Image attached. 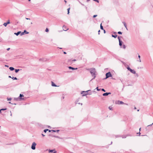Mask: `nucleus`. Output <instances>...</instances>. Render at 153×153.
I'll use <instances>...</instances> for the list:
<instances>
[{
    "mask_svg": "<svg viewBox=\"0 0 153 153\" xmlns=\"http://www.w3.org/2000/svg\"><path fill=\"white\" fill-rule=\"evenodd\" d=\"M92 76L93 77V79L91 80H92L93 79H94L95 78V77H96L95 75H93V76Z\"/></svg>",
    "mask_w": 153,
    "mask_h": 153,
    "instance_id": "nucleus-34",
    "label": "nucleus"
},
{
    "mask_svg": "<svg viewBox=\"0 0 153 153\" xmlns=\"http://www.w3.org/2000/svg\"><path fill=\"white\" fill-rule=\"evenodd\" d=\"M90 91V90H88L87 91H82L81 92V94H82V93L83 92H84L85 93H84L82 94V96H86L88 94H91V93H89V94L88 93V92L89 91Z\"/></svg>",
    "mask_w": 153,
    "mask_h": 153,
    "instance_id": "nucleus-2",
    "label": "nucleus"
},
{
    "mask_svg": "<svg viewBox=\"0 0 153 153\" xmlns=\"http://www.w3.org/2000/svg\"><path fill=\"white\" fill-rule=\"evenodd\" d=\"M153 124V123H152V124L149 125L148 126H152Z\"/></svg>",
    "mask_w": 153,
    "mask_h": 153,
    "instance_id": "nucleus-42",
    "label": "nucleus"
},
{
    "mask_svg": "<svg viewBox=\"0 0 153 153\" xmlns=\"http://www.w3.org/2000/svg\"><path fill=\"white\" fill-rule=\"evenodd\" d=\"M20 33H21V31H19L16 33H15L14 34L16 35V36H18L19 34Z\"/></svg>",
    "mask_w": 153,
    "mask_h": 153,
    "instance_id": "nucleus-13",
    "label": "nucleus"
},
{
    "mask_svg": "<svg viewBox=\"0 0 153 153\" xmlns=\"http://www.w3.org/2000/svg\"><path fill=\"white\" fill-rule=\"evenodd\" d=\"M26 19L27 20H30V19L28 18H26Z\"/></svg>",
    "mask_w": 153,
    "mask_h": 153,
    "instance_id": "nucleus-48",
    "label": "nucleus"
},
{
    "mask_svg": "<svg viewBox=\"0 0 153 153\" xmlns=\"http://www.w3.org/2000/svg\"><path fill=\"white\" fill-rule=\"evenodd\" d=\"M8 77L9 78H12V79L14 80H17V79L16 77H11L10 76H9Z\"/></svg>",
    "mask_w": 153,
    "mask_h": 153,
    "instance_id": "nucleus-16",
    "label": "nucleus"
},
{
    "mask_svg": "<svg viewBox=\"0 0 153 153\" xmlns=\"http://www.w3.org/2000/svg\"><path fill=\"white\" fill-rule=\"evenodd\" d=\"M56 152L54 150V152H53V153H56Z\"/></svg>",
    "mask_w": 153,
    "mask_h": 153,
    "instance_id": "nucleus-47",
    "label": "nucleus"
},
{
    "mask_svg": "<svg viewBox=\"0 0 153 153\" xmlns=\"http://www.w3.org/2000/svg\"><path fill=\"white\" fill-rule=\"evenodd\" d=\"M51 85L52 86H54V87L58 86L56 85H55V83L53 82H51Z\"/></svg>",
    "mask_w": 153,
    "mask_h": 153,
    "instance_id": "nucleus-11",
    "label": "nucleus"
},
{
    "mask_svg": "<svg viewBox=\"0 0 153 153\" xmlns=\"http://www.w3.org/2000/svg\"><path fill=\"white\" fill-rule=\"evenodd\" d=\"M130 71L133 74H136V71L134 70L131 69Z\"/></svg>",
    "mask_w": 153,
    "mask_h": 153,
    "instance_id": "nucleus-12",
    "label": "nucleus"
},
{
    "mask_svg": "<svg viewBox=\"0 0 153 153\" xmlns=\"http://www.w3.org/2000/svg\"><path fill=\"white\" fill-rule=\"evenodd\" d=\"M123 64H124V65L125 66H126V64L124 62V63H123Z\"/></svg>",
    "mask_w": 153,
    "mask_h": 153,
    "instance_id": "nucleus-51",
    "label": "nucleus"
},
{
    "mask_svg": "<svg viewBox=\"0 0 153 153\" xmlns=\"http://www.w3.org/2000/svg\"><path fill=\"white\" fill-rule=\"evenodd\" d=\"M51 131L54 132H58L59 131V130H52Z\"/></svg>",
    "mask_w": 153,
    "mask_h": 153,
    "instance_id": "nucleus-20",
    "label": "nucleus"
},
{
    "mask_svg": "<svg viewBox=\"0 0 153 153\" xmlns=\"http://www.w3.org/2000/svg\"><path fill=\"white\" fill-rule=\"evenodd\" d=\"M36 144L34 142H33L32 146H31V149L33 150H35L36 149Z\"/></svg>",
    "mask_w": 153,
    "mask_h": 153,
    "instance_id": "nucleus-3",
    "label": "nucleus"
},
{
    "mask_svg": "<svg viewBox=\"0 0 153 153\" xmlns=\"http://www.w3.org/2000/svg\"><path fill=\"white\" fill-rule=\"evenodd\" d=\"M53 137H55L58 138H59V139H61V137H59L58 136H53Z\"/></svg>",
    "mask_w": 153,
    "mask_h": 153,
    "instance_id": "nucleus-25",
    "label": "nucleus"
},
{
    "mask_svg": "<svg viewBox=\"0 0 153 153\" xmlns=\"http://www.w3.org/2000/svg\"><path fill=\"white\" fill-rule=\"evenodd\" d=\"M1 113V110L0 109V113Z\"/></svg>",
    "mask_w": 153,
    "mask_h": 153,
    "instance_id": "nucleus-57",
    "label": "nucleus"
},
{
    "mask_svg": "<svg viewBox=\"0 0 153 153\" xmlns=\"http://www.w3.org/2000/svg\"><path fill=\"white\" fill-rule=\"evenodd\" d=\"M141 128H140V129H139V130H140V129H141Z\"/></svg>",
    "mask_w": 153,
    "mask_h": 153,
    "instance_id": "nucleus-63",
    "label": "nucleus"
},
{
    "mask_svg": "<svg viewBox=\"0 0 153 153\" xmlns=\"http://www.w3.org/2000/svg\"><path fill=\"white\" fill-rule=\"evenodd\" d=\"M122 23L124 25L125 27H126V30H128V28H127V25H126V23L125 22H123Z\"/></svg>",
    "mask_w": 153,
    "mask_h": 153,
    "instance_id": "nucleus-9",
    "label": "nucleus"
},
{
    "mask_svg": "<svg viewBox=\"0 0 153 153\" xmlns=\"http://www.w3.org/2000/svg\"><path fill=\"white\" fill-rule=\"evenodd\" d=\"M101 90H102V91H104V92H105V91L103 88L102 89H101Z\"/></svg>",
    "mask_w": 153,
    "mask_h": 153,
    "instance_id": "nucleus-41",
    "label": "nucleus"
},
{
    "mask_svg": "<svg viewBox=\"0 0 153 153\" xmlns=\"http://www.w3.org/2000/svg\"><path fill=\"white\" fill-rule=\"evenodd\" d=\"M97 16V15H94L93 16V17L95 18V17H96Z\"/></svg>",
    "mask_w": 153,
    "mask_h": 153,
    "instance_id": "nucleus-38",
    "label": "nucleus"
},
{
    "mask_svg": "<svg viewBox=\"0 0 153 153\" xmlns=\"http://www.w3.org/2000/svg\"><path fill=\"white\" fill-rule=\"evenodd\" d=\"M19 71V69H15V71L16 73H17Z\"/></svg>",
    "mask_w": 153,
    "mask_h": 153,
    "instance_id": "nucleus-26",
    "label": "nucleus"
},
{
    "mask_svg": "<svg viewBox=\"0 0 153 153\" xmlns=\"http://www.w3.org/2000/svg\"><path fill=\"white\" fill-rule=\"evenodd\" d=\"M118 40H119V39H120V37H119V36H118Z\"/></svg>",
    "mask_w": 153,
    "mask_h": 153,
    "instance_id": "nucleus-46",
    "label": "nucleus"
},
{
    "mask_svg": "<svg viewBox=\"0 0 153 153\" xmlns=\"http://www.w3.org/2000/svg\"><path fill=\"white\" fill-rule=\"evenodd\" d=\"M10 48H7V51H9V50H10Z\"/></svg>",
    "mask_w": 153,
    "mask_h": 153,
    "instance_id": "nucleus-45",
    "label": "nucleus"
},
{
    "mask_svg": "<svg viewBox=\"0 0 153 153\" xmlns=\"http://www.w3.org/2000/svg\"><path fill=\"white\" fill-rule=\"evenodd\" d=\"M80 104L81 105H82V103H80Z\"/></svg>",
    "mask_w": 153,
    "mask_h": 153,
    "instance_id": "nucleus-58",
    "label": "nucleus"
},
{
    "mask_svg": "<svg viewBox=\"0 0 153 153\" xmlns=\"http://www.w3.org/2000/svg\"><path fill=\"white\" fill-rule=\"evenodd\" d=\"M139 136H140V132H139Z\"/></svg>",
    "mask_w": 153,
    "mask_h": 153,
    "instance_id": "nucleus-55",
    "label": "nucleus"
},
{
    "mask_svg": "<svg viewBox=\"0 0 153 153\" xmlns=\"http://www.w3.org/2000/svg\"><path fill=\"white\" fill-rule=\"evenodd\" d=\"M70 8H69L67 9L68 10V14L69 13V10H70Z\"/></svg>",
    "mask_w": 153,
    "mask_h": 153,
    "instance_id": "nucleus-33",
    "label": "nucleus"
},
{
    "mask_svg": "<svg viewBox=\"0 0 153 153\" xmlns=\"http://www.w3.org/2000/svg\"><path fill=\"white\" fill-rule=\"evenodd\" d=\"M127 137V136L126 135H123V136H122V138H126Z\"/></svg>",
    "mask_w": 153,
    "mask_h": 153,
    "instance_id": "nucleus-23",
    "label": "nucleus"
},
{
    "mask_svg": "<svg viewBox=\"0 0 153 153\" xmlns=\"http://www.w3.org/2000/svg\"><path fill=\"white\" fill-rule=\"evenodd\" d=\"M64 53L65 54L66 53L65 52H64Z\"/></svg>",
    "mask_w": 153,
    "mask_h": 153,
    "instance_id": "nucleus-52",
    "label": "nucleus"
},
{
    "mask_svg": "<svg viewBox=\"0 0 153 153\" xmlns=\"http://www.w3.org/2000/svg\"><path fill=\"white\" fill-rule=\"evenodd\" d=\"M65 31H66L67 30L63 29Z\"/></svg>",
    "mask_w": 153,
    "mask_h": 153,
    "instance_id": "nucleus-59",
    "label": "nucleus"
},
{
    "mask_svg": "<svg viewBox=\"0 0 153 153\" xmlns=\"http://www.w3.org/2000/svg\"><path fill=\"white\" fill-rule=\"evenodd\" d=\"M68 68L70 69H71V70H76V69H77V68H74L73 67H71V66L68 67Z\"/></svg>",
    "mask_w": 153,
    "mask_h": 153,
    "instance_id": "nucleus-8",
    "label": "nucleus"
},
{
    "mask_svg": "<svg viewBox=\"0 0 153 153\" xmlns=\"http://www.w3.org/2000/svg\"><path fill=\"white\" fill-rule=\"evenodd\" d=\"M87 70L90 71V73H91L92 76H93V75H95L96 71L95 68H92L91 69H87Z\"/></svg>",
    "mask_w": 153,
    "mask_h": 153,
    "instance_id": "nucleus-1",
    "label": "nucleus"
},
{
    "mask_svg": "<svg viewBox=\"0 0 153 153\" xmlns=\"http://www.w3.org/2000/svg\"><path fill=\"white\" fill-rule=\"evenodd\" d=\"M65 3H66V1L65 0Z\"/></svg>",
    "mask_w": 153,
    "mask_h": 153,
    "instance_id": "nucleus-61",
    "label": "nucleus"
},
{
    "mask_svg": "<svg viewBox=\"0 0 153 153\" xmlns=\"http://www.w3.org/2000/svg\"><path fill=\"white\" fill-rule=\"evenodd\" d=\"M104 33H105V31L104 30Z\"/></svg>",
    "mask_w": 153,
    "mask_h": 153,
    "instance_id": "nucleus-53",
    "label": "nucleus"
},
{
    "mask_svg": "<svg viewBox=\"0 0 153 153\" xmlns=\"http://www.w3.org/2000/svg\"><path fill=\"white\" fill-rule=\"evenodd\" d=\"M118 33L120 34H122V33L120 31H119L118 32Z\"/></svg>",
    "mask_w": 153,
    "mask_h": 153,
    "instance_id": "nucleus-35",
    "label": "nucleus"
},
{
    "mask_svg": "<svg viewBox=\"0 0 153 153\" xmlns=\"http://www.w3.org/2000/svg\"><path fill=\"white\" fill-rule=\"evenodd\" d=\"M122 41L120 40V39H119V45L120 46H121L122 45Z\"/></svg>",
    "mask_w": 153,
    "mask_h": 153,
    "instance_id": "nucleus-14",
    "label": "nucleus"
},
{
    "mask_svg": "<svg viewBox=\"0 0 153 153\" xmlns=\"http://www.w3.org/2000/svg\"><path fill=\"white\" fill-rule=\"evenodd\" d=\"M7 109V108H2V109H1V111H3V110H6Z\"/></svg>",
    "mask_w": 153,
    "mask_h": 153,
    "instance_id": "nucleus-36",
    "label": "nucleus"
},
{
    "mask_svg": "<svg viewBox=\"0 0 153 153\" xmlns=\"http://www.w3.org/2000/svg\"><path fill=\"white\" fill-rule=\"evenodd\" d=\"M42 135L43 136H45V135H44L43 134H42Z\"/></svg>",
    "mask_w": 153,
    "mask_h": 153,
    "instance_id": "nucleus-54",
    "label": "nucleus"
},
{
    "mask_svg": "<svg viewBox=\"0 0 153 153\" xmlns=\"http://www.w3.org/2000/svg\"><path fill=\"white\" fill-rule=\"evenodd\" d=\"M24 96L23 95L20 94L19 95L20 99L21 100H24L23 98H22V97H23Z\"/></svg>",
    "mask_w": 153,
    "mask_h": 153,
    "instance_id": "nucleus-10",
    "label": "nucleus"
},
{
    "mask_svg": "<svg viewBox=\"0 0 153 153\" xmlns=\"http://www.w3.org/2000/svg\"><path fill=\"white\" fill-rule=\"evenodd\" d=\"M138 58H139V59H140V56L139 55H138Z\"/></svg>",
    "mask_w": 153,
    "mask_h": 153,
    "instance_id": "nucleus-49",
    "label": "nucleus"
},
{
    "mask_svg": "<svg viewBox=\"0 0 153 153\" xmlns=\"http://www.w3.org/2000/svg\"><path fill=\"white\" fill-rule=\"evenodd\" d=\"M117 36L116 35H112V37H114V38H116L117 37Z\"/></svg>",
    "mask_w": 153,
    "mask_h": 153,
    "instance_id": "nucleus-22",
    "label": "nucleus"
},
{
    "mask_svg": "<svg viewBox=\"0 0 153 153\" xmlns=\"http://www.w3.org/2000/svg\"><path fill=\"white\" fill-rule=\"evenodd\" d=\"M20 35L21 36H22V35H23L25 33H24L23 32H21V33H20Z\"/></svg>",
    "mask_w": 153,
    "mask_h": 153,
    "instance_id": "nucleus-29",
    "label": "nucleus"
},
{
    "mask_svg": "<svg viewBox=\"0 0 153 153\" xmlns=\"http://www.w3.org/2000/svg\"><path fill=\"white\" fill-rule=\"evenodd\" d=\"M111 94V93L110 92H109V93L106 92V93H105L103 94L102 95L103 96H108V94Z\"/></svg>",
    "mask_w": 153,
    "mask_h": 153,
    "instance_id": "nucleus-7",
    "label": "nucleus"
},
{
    "mask_svg": "<svg viewBox=\"0 0 153 153\" xmlns=\"http://www.w3.org/2000/svg\"><path fill=\"white\" fill-rule=\"evenodd\" d=\"M105 75H106L105 79H107L110 77H111L112 76L111 73L110 72H108V73H106Z\"/></svg>",
    "mask_w": 153,
    "mask_h": 153,
    "instance_id": "nucleus-4",
    "label": "nucleus"
},
{
    "mask_svg": "<svg viewBox=\"0 0 153 153\" xmlns=\"http://www.w3.org/2000/svg\"><path fill=\"white\" fill-rule=\"evenodd\" d=\"M90 0H87V2H88V1H90Z\"/></svg>",
    "mask_w": 153,
    "mask_h": 153,
    "instance_id": "nucleus-56",
    "label": "nucleus"
},
{
    "mask_svg": "<svg viewBox=\"0 0 153 153\" xmlns=\"http://www.w3.org/2000/svg\"><path fill=\"white\" fill-rule=\"evenodd\" d=\"M79 101V99H77V100L75 101V103L76 104H80V103H78V102Z\"/></svg>",
    "mask_w": 153,
    "mask_h": 153,
    "instance_id": "nucleus-15",
    "label": "nucleus"
},
{
    "mask_svg": "<svg viewBox=\"0 0 153 153\" xmlns=\"http://www.w3.org/2000/svg\"><path fill=\"white\" fill-rule=\"evenodd\" d=\"M110 110H112V108L111 107V106H109L108 108Z\"/></svg>",
    "mask_w": 153,
    "mask_h": 153,
    "instance_id": "nucleus-30",
    "label": "nucleus"
},
{
    "mask_svg": "<svg viewBox=\"0 0 153 153\" xmlns=\"http://www.w3.org/2000/svg\"><path fill=\"white\" fill-rule=\"evenodd\" d=\"M137 61H139L140 62H141L140 59H139V60H137Z\"/></svg>",
    "mask_w": 153,
    "mask_h": 153,
    "instance_id": "nucleus-44",
    "label": "nucleus"
},
{
    "mask_svg": "<svg viewBox=\"0 0 153 153\" xmlns=\"http://www.w3.org/2000/svg\"><path fill=\"white\" fill-rule=\"evenodd\" d=\"M100 29L102 30H104L103 27L102 25V24H101L100 25Z\"/></svg>",
    "mask_w": 153,
    "mask_h": 153,
    "instance_id": "nucleus-24",
    "label": "nucleus"
},
{
    "mask_svg": "<svg viewBox=\"0 0 153 153\" xmlns=\"http://www.w3.org/2000/svg\"><path fill=\"white\" fill-rule=\"evenodd\" d=\"M96 89H97V91H100V89H99L98 88V87H97L96 88Z\"/></svg>",
    "mask_w": 153,
    "mask_h": 153,
    "instance_id": "nucleus-32",
    "label": "nucleus"
},
{
    "mask_svg": "<svg viewBox=\"0 0 153 153\" xmlns=\"http://www.w3.org/2000/svg\"><path fill=\"white\" fill-rule=\"evenodd\" d=\"M8 100H11V98H7Z\"/></svg>",
    "mask_w": 153,
    "mask_h": 153,
    "instance_id": "nucleus-40",
    "label": "nucleus"
},
{
    "mask_svg": "<svg viewBox=\"0 0 153 153\" xmlns=\"http://www.w3.org/2000/svg\"><path fill=\"white\" fill-rule=\"evenodd\" d=\"M54 151V150H50L49 151V152H53Z\"/></svg>",
    "mask_w": 153,
    "mask_h": 153,
    "instance_id": "nucleus-27",
    "label": "nucleus"
},
{
    "mask_svg": "<svg viewBox=\"0 0 153 153\" xmlns=\"http://www.w3.org/2000/svg\"><path fill=\"white\" fill-rule=\"evenodd\" d=\"M48 31H49V30H48V29L47 28H46V29L45 30V31L46 32H48Z\"/></svg>",
    "mask_w": 153,
    "mask_h": 153,
    "instance_id": "nucleus-37",
    "label": "nucleus"
},
{
    "mask_svg": "<svg viewBox=\"0 0 153 153\" xmlns=\"http://www.w3.org/2000/svg\"><path fill=\"white\" fill-rule=\"evenodd\" d=\"M114 33H115V34H116V32H114Z\"/></svg>",
    "mask_w": 153,
    "mask_h": 153,
    "instance_id": "nucleus-64",
    "label": "nucleus"
},
{
    "mask_svg": "<svg viewBox=\"0 0 153 153\" xmlns=\"http://www.w3.org/2000/svg\"><path fill=\"white\" fill-rule=\"evenodd\" d=\"M136 76L137 77L138 76V74H136Z\"/></svg>",
    "mask_w": 153,
    "mask_h": 153,
    "instance_id": "nucleus-43",
    "label": "nucleus"
},
{
    "mask_svg": "<svg viewBox=\"0 0 153 153\" xmlns=\"http://www.w3.org/2000/svg\"><path fill=\"white\" fill-rule=\"evenodd\" d=\"M9 103L10 104H11L10 102H9Z\"/></svg>",
    "mask_w": 153,
    "mask_h": 153,
    "instance_id": "nucleus-60",
    "label": "nucleus"
},
{
    "mask_svg": "<svg viewBox=\"0 0 153 153\" xmlns=\"http://www.w3.org/2000/svg\"><path fill=\"white\" fill-rule=\"evenodd\" d=\"M24 33H25L26 34H28L29 33V32H27L26 30H24Z\"/></svg>",
    "mask_w": 153,
    "mask_h": 153,
    "instance_id": "nucleus-28",
    "label": "nucleus"
},
{
    "mask_svg": "<svg viewBox=\"0 0 153 153\" xmlns=\"http://www.w3.org/2000/svg\"><path fill=\"white\" fill-rule=\"evenodd\" d=\"M76 61V59H73V60H72V59H69V60H68V62H71H71H74V61Z\"/></svg>",
    "mask_w": 153,
    "mask_h": 153,
    "instance_id": "nucleus-17",
    "label": "nucleus"
},
{
    "mask_svg": "<svg viewBox=\"0 0 153 153\" xmlns=\"http://www.w3.org/2000/svg\"><path fill=\"white\" fill-rule=\"evenodd\" d=\"M126 48V46L125 45H123V48L124 49H125Z\"/></svg>",
    "mask_w": 153,
    "mask_h": 153,
    "instance_id": "nucleus-31",
    "label": "nucleus"
},
{
    "mask_svg": "<svg viewBox=\"0 0 153 153\" xmlns=\"http://www.w3.org/2000/svg\"><path fill=\"white\" fill-rule=\"evenodd\" d=\"M136 107H134V109H136Z\"/></svg>",
    "mask_w": 153,
    "mask_h": 153,
    "instance_id": "nucleus-62",
    "label": "nucleus"
},
{
    "mask_svg": "<svg viewBox=\"0 0 153 153\" xmlns=\"http://www.w3.org/2000/svg\"><path fill=\"white\" fill-rule=\"evenodd\" d=\"M48 130H49V132H50V131H51V130H48V129H45V130H44V131L46 133V132H47V131H48Z\"/></svg>",
    "mask_w": 153,
    "mask_h": 153,
    "instance_id": "nucleus-19",
    "label": "nucleus"
},
{
    "mask_svg": "<svg viewBox=\"0 0 153 153\" xmlns=\"http://www.w3.org/2000/svg\"><path fill=\"white\" fill-rule=\"evenodd\" d=\"M100 30H99L98 31V34H100Z\"/></svg>",
    "mask_w": 153,
    "mask_h": 153,
    "instance_id": "nucleus-50",
    "label": "nucleus"
},
{
    "mask_svg": "<svg viewBox=\"0 0 153 153\" xmlns=\"http://www.w3.org/2000/svg\"><path fill=\"white\" fill-rule=\"evenodd\" d=\"M10 23V20H8L7 22L4 23L3 24V25L5 26L6 27L7 25L9 24Z\"/></svg>",
    "mask_w": 153,
    "mask_h": 153,
    "instance_id": "nucleus-6",
    "label": "nucleus"
},
{
    "mask_svg": "<svg viewBox=\"0 0 153 153\" xmlns=\"http://www.w3.org/2000/svg\"><path fill=\"white\" fill-rule=\"evenodd\" d=\"M127 68L128 70L129 71H130V70H131V69L130 68V67L128 66V67H127Z\"/></svg>",
    "mask_w": 153,
    "mask_h": 153,
    "instance_id": "nucleus-21",
    "label": "nucleus"
},
{
    "mask_svg": "<svg viewBox=\"0 0 153 153\" xmlns=\"http://www.w3.org/2000/svg\"><path fill=\"white\" fill-rule=\"evenodd\" d=\"M116 104H124V102L122 101L118 100L116 102Z\"/></svg>",
    "mask_w": 153,
    "mask_h": 153,
    "instance_id": "nucleus-5",
    "label": "nucleus"
},
{
    "mask_svg": "<svg viewBox=\"0 0 153 153\" xmlns=\"http://www.w3.org/2000/svg\"><path fill=\"white\" fill-rule=\"evenodd\" d=\"M93 1H95L98 3L99 2V0H93Z\"/></svg>",
    "mask_w": 153,
    "mask_h": 153,
    "instance_id": "nucleus-39",
    "label": "nucleus"
},
{
    "mask_svg": "<svg viewBox=\"0 0 153 153\" xmlns=\"http://www.w3.org/2000/svg\"><path fill=\"white\" fill-rule=\"evenodd\" d=\"M9 69H10V71H13L14 70V68L13 67H10Z\"/></svg>",
    "mask_w": 153,
    "mask_h": 153,
    "instance_id": "nucleus-18",
    "label": "nucleus"
}]
</instances>
